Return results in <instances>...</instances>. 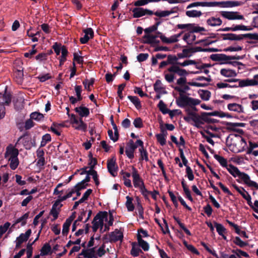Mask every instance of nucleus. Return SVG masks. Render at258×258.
<instances>
[{
	"label": "nucleus",
	"mask_w": 258,
	"mask_h": 258,
	"mask_svg": "<svg viewBox=\"0 0 258 258\" xmlns=\"http://www.w3.org/2000/svg\"><path fill=\"white\" fill-rule=\"evenodd\" d=\"M132 175L134 185L135 187L138 188L144 184L143 181L138 173L137 170L134 167H132Z\"/></svg>",
	"instance_id": "4468645a"
},
{
	"label": "nucleus",
	"mask_w": 258,
	"mask_h": 258,
	"mask_svg": "<svg viewBox=\"0 0 258 258\" xmlns=\"http://www.w3.org/2000/svg\"><path fill=\"white\" fill-rule=\"evenodd\" d=\"M30 117L32 119L37 121H41L43 119L44 116L42 113L38 112H34L30 114Z\"/></svg>",
	"instance_id": "e433bc0d"
},
{
	"label": "nucleus",
	"mask_w": 258,
	"mask_h": 258,
	"mask_svg": "<svg viewBox=\"0 0 258 258\" xmlns=\"http://www.w3.org/2000/svg\"><path fill=\"white\" fill-rule=\"evenodd\" d=\"M177 58L175 56L168 55L167 56V61H162V67L166 66L167 63H176Z\"/></svg>",
	"instance_id": "58836bf2"
},
{
	"label": "nucleus",
	"mask_w": 258,
	"mask_h": 258,
	"mask_svg": "<svg viewBox=\"0 0 258 258\" xmlns=\"http://www.w3.org/2000/svg\"><path fill=\"white\" fill-rule=\"evenodd\" d=\"M107 220L108 213L106 212H100L98 213L94 218L92 222L93 231L96 232L99 228L102 230L103 227L104 221H107Z\"/></svg>",
	"instance_id": "39448f33"
},
{
	"label": "nucleus",
	"mask_w": 258,
	"mask_h": 258,
	"mask_svg": "<svg viewBox=\"0 0 258 258\" xmlns=\"http://www.w3.org/2000/svg\"><path fill=\"white\" fill-rule=\"evenodd\" d=\"M242 47L240 46H230L224 49L225 51H238L241 50Z\"/></svg>",
	"instance_id": "338daca9"
},
{
	"label": "nucleus",
	"mask_w": 258,
	"mask_h": 258,
	"mask_svg": "<svg viewBox=\"0 0 258 258\" xmlns=\"http://www.w3.org/2000/svg\"><path fill=\"white\" fill-rule=\"evenodd\" d=\"M160 24V22H157L155 25L144 30V42L151 44L154 47V50L155 51L161 50V46L158 44L161 40V35L160 33L157 35L154 34V32L157 30L158 26Z\"/></svg>",
	"instance_id": "f257e3e1"
},
{
	"label": "nucleus",
	"mask_w": 258,
	"mask_h": 258,
	"mask_svg": "<svg viewBox=\"0 0 258 258\" xmlns=\"http://www.w3.org/2000/svg\"><path fill=\"white\" fill-rule=\"evenodd\" d=\"M183 31L177 34L171 36L170 38H166L164 36H162V42H166V43H173L175 42L178 41V38L180 37L181 34L183 33Z\"/></svg>",
	"instance_id": "c756f323"
},
{
	"label": "nucleus",
	"mask_w": 258,
	"mask_h": 258,
	"mask_svg": "<svg viewBox=\"0 0 258 258\" xmlns=\"http://www.w3.org/2000/svg\"><path fill=\"white\" fill-rule=\"evenodd\" d=\"M233 253H234L237 256L240 257V256H244L245 257H248L249 255L248 254L240 249H236L235 250H233L232 251Z\"/></svg>",
	"instance_id": "052dcab7"
},
{
	"label": "nucleus",
	"mask_w": 258,
	"mask_h": 258,
	"mask_svg": "<svg viewBox=\"0 0 258 258\" xmlns=\"http://www.w3.org/2000/svg\"><path fill=\"white\" fill-rule=\"evenodd\" d=\"M229 82H239V85L237 87H244L246 86H257V82L255 80L254 78L252 79L239 80L237 79H228L226 80Z\"/></svg>",
	"instance_id": "1a4fd4ad"
},
{
	"label": "nucleus",
	"mask_w": 258,
	"mask_h": 258,
	"mask_svg": "<svg viewBox=\"0 0 258 258\" xmlns=\"http://www.w3.org/2000/svg\"><path fill=\"white\" fill-rule=\"evenodd\" d=\"M195 63H196L195 61L193 60H185L182 62H178L177 61L176 62V64H179L182 67H185V66H187L188 65L194 64Z\"/></svg>",
	"instance_id": "e2e57ef3"
},
{
	"label": "nucleus",
	"mask_w": 258,
	"mask_h": 258,
	"mask_svg": "<svg viewBox=\"0 0 258 258\" xmlns=\"http://www.w3.org/2000/svg\"><path fill=\"white\" fill-rule=\"evenodd\" d=\"M186 173L189 180L192 181L194 180V175L192 173V170L190 167H187V168H186Z\"/></svg>",
	"instance_id": "0e129e2a"
},
{
	"label": "nucleus",
	"mask_w": 258,
	"mask_h": 258,
	"mask_svg": "<svg viewBox=\"0 0 258 258\" xmlns=\"http://www.w3.org/2000/svg\"><path fill=\"white\" fill-rule=\"evenodd\" d=\"M51 250L50 245L48 244H44L41 250L40 255H45L48 254Z\"/></svg>",
	"instance_id": "bf43d9fd"
},
{
	"label": "nucleus",
	"mask_w": 258,
	"mask_h": 258,
	"mask_svg": "<svg viewBox=\"0 0 258 258\" xmlns=\"http://www.w3.org/2000/svg\"><path fill=\"white\" fill-rule=\"evenodd\" d=\"M84 35L80 38V41L82 44L86 43L90 39L92 38L94 35V32L92 28H89L83 30Z\"/></svg>",
	"instance_id": "aec40b11"
},
{
	"label": "nucleus",
	"mask_w": 258,
	"mask_h": 258,
	"mask_svg": "<svg viewBox=\"0 0 258 258\" xmlns=\"http://www.w3.org/2000/svg\"><path fill=\"white\" fill-rule=\"evenodd\" d=\"M168 71L170 72H173L176 73L181 77H185V76H186L187 74L186 71L185 70L180 69L176 65H173L169 68Z\"/></svg>",
	"instance_id": "b1692460"
},
{
	"label": "nucleus",
	"mask_w": 258,
	"mask_h": 258,
	"mask_svg": "<svg viewBox=\"0 0 258 258\" xmlns=\"http://www.w3.org/2000/svg\"><path fill=\"white\" fill-rule=\"evenodd\" d=\"M191 51L189 49H183L182 52L178 53L177 55L179 58H184L189 57L191 55Z\"/></svg>",
	"instance_id": "de8ad7c7"
},
{
	"label": "nucleus",
	"mask_w": 258,
	"mask_h": 258,
	"mask_svg": "<svg viewBox=\"0 0 258 258\" xmlns=\"http://www.w3.org/2000/svg\"><path fill=\"white\" fill-rule=\"evenodd\" d=\"M108 237L110 242H115L118 241L121 242L123 238V230L121 229H116L109 234Z\"/></svg>",
	"instance_id": "9b49d317"
},
{
	"label": "nucleus",
	"mask_w": 258,
	"mask_h": 258,
	"mask_svg": "<svg viewBox=\"0 0 258 258\" xmlns=\"http://www.w3.org/2000/svg\"><path fill=\"white\" fill-rule=\"evenodd\" d=\"M83 255L86 258H97V255L94 250V248L87 251H83L80 254Z\"/></svg>",
	"instance_id": "473e14b6"
},
{
	"label": "nucleus",
	"mask_w": 258,
	"mask_h": 258,
	"mask_svg": "<svg viewBox=\"0 0 258 258\" xmlns=\"http://www.w3.org/2000/svg\"><path fill=\"white\" fill-rule=\"evenodd\" d=\"M228 55L223 53L213 54L211 55V58L214 61L222 62L227 61Z\"/></svg>",
	"instance_id": "a878e982"
},
{
	"label": "nucleus",
	"mask_w": 258,
	"mask_h": 258,
	"mask_svg": "<svg viewBox=\"0 0 258 258\" xmlns=\"http://www.w3.org/2000/svg\"><path fill=\"white\" fill-rule=\"evenodd\" d=\"M183 39L188 44H191L193 43L198 44L199 43V41H196V36L193 32L190 31L185 33L183 37Z\"/></svg>",
	"instance_id": "4be33fe9"
},
{
	"label": "nucleus",
	"mask_w": 258,
	"mask_h": 258,
	"mask_svg": "<svg viewBox=\"0 0 258 258\" xmlns=\"http://www.w3.org/2000/svg\"><path fill=\"white\" fill-rule=\"evenodd\" d=\"M94 84V80H88L86 79L83 82V84L85 88L88 91H90V87L93 86Z\"/></svg>",
	"instance_id": "4d7b16f0"
},
{
	"label": "nucleus",
	"mask_w": 258,
	"mask_h": 258,
	"mask_svg": "<svg viewBox=\"0 0 258 258\" xmlns=\"http://www.w3.org/2000/svg\"><path fill=\"white\" fill-rule=\"evenodd\" d=\"M220 74L227 78L235 77L237 76L235 71L230 69H222L220 70Z\"/></svg>",
	"instance_id": "393cba45"
},
{
	"label": "nucleus",
	"mask_w": 258,
	"mask_h": 258,
	"mask_svg": "<svg viewBox=\"0 0 258 258\" xmlns=\"http://www.w3.org/2000/svg\"><path fill=\"white\" fill-rule=\"evenodd\" d=\"M107 169L109 173L115 176L117 174V166L116 165L115 159L112 158L107 162Z\"/></svg>",
	"instance_id": "6ab92c4d"
},
{
	"label": "nucleus",
	"mask_w": 258,
	"mask_h": 258,
	"mask_svg": "<svg viewBox=\"0 0 258 258\" xmlns=\"http://www.w3.org/2000/svg\"><path fill=\"white\" fill-rule=\"evenodd\" d=\"M127 98L135 105L138 109L141 108L142 106L140 101L137 96H128Z\"/></svg>",
	"instance_id": "c9c22d12"
},
{
	"label": "nucleus",
	"mask_w": 258,
	"mask_h": 258,
	"mask_svg": "<svg viewBox=\"0 0 258 258\" xmlns=\"http://www.w3.org/2000/svg\"><path fill=\"white\" fill-rule=\"evenodd\" d=\"M200 95L203 100L208 101L211 97V92L208 90H202Z\"/></svg>",
	"instance_id": "c03bdc74"
},
{
	"label": "nucleus",
	"mask_w": 258,
	"mask_h": 258,
	"mask_svg": "<svg viewBox=\"0 0 258 258\" xmlns=\"http://www.w3.org/2000/svg\"><path fill=\"white\" fill-rule=\"evenodd\" d=\"M126 208L129 211H133L134 210V206L133 204L132 201L133 199L129 196H127L126 197Z\"/></svg>",
	"instance_id": "603ef678"
},
{
	"label": "nucleus",
	"mask_w": 258,
	"mask_h": 258,
	"mask_svg": "<svg viewBox=\"0 0 258 258\" xmlns=\"http://www.w3.org/2000/svg\"><path fill=\"white\" fill-rule=\"evenodd\" d=\"M149 57V54L148 53H140L137 57V60L139 62H142L145 61Z\"/></svg>",
	"instance_id": "69168bd1"
},
{
	"label": "nucleus",
	"mask_w": 258,
	"mask_h": 258,
	"mask_svg": "<svg viewBox=\"0 0 258 258\" xmlns=\"http://www.w3.org/2000/svg\"><path fill=\"white\" fill-rule=\"evenodd\" d=\"M60 208L61 207H59L58 205L55 203L52 205L50 212V214L51 215L53 218L52 221H54L57 218Z\"/></svg>",
	"instance_id": "7c9ffc66"
},
{
	"label": "nucleus",
	"mask_w": 258,
	"mask_h": 258,
	"mask_svg": "<svg viewBox=\"0 0 258 258\" xmlns=\"http://www.w3.org/2000/svg\"><path fill=\"white\" fill-rule=\"evenodd\" d=\"M51 141V136L49 134H46L42 137V141L41 142V146H44L46 144Z\"/></svg>",
	"instance_id": "680f3d73"
},
{
	"label": "nucleus",
	"mask_w": 258,
	"mask_h": 258,
	"mask_svg": "<svg viewBox=\"0 0 258 258\" xmlns=\"http://www.w3.org/2000/svg\"><path fill=\"white\" fill-rule=\"evenodd\" d=\"M75 110L81 117L88 116L90 113L89 109L84 106L76 107L75 108Z\"/></svg>",
	"instance_id": "cd10ccee"
},
{
	"label": "nucleus",
	"mask_w": 258,
	"mask_h": 258,
	"mask_svg": "<svg viewBox=\"0 0 258 258\" xmlns=\"http://www.w3.org/2000/svg\"><path fill=\"white\" fill-rule=\"evenodd\" d=\"M28 216H29L28 213H25L22 216H21V217H20L17 219V220L16 221L15 224H17V223L22 222L21 225L22 226L25 225L26 223V220L28 219Z\"/></svg>",
	"instance_id": "5fc2aeb1"
},
{
	"label": "nucleus",
	"mask_w": 258,
	"mask_h": 258,
	"mask_svg": "<svg viewBox=\"0 0 258 258\" xmlns=\"http://www.w3.org/2000/svg\"><path fill=\"white\" fill-rule=\"evenodd\" d=\"M214 225L219 235H222L225 232L226 229L221 224L214 222Z\"/></svg>",
	"instance_id": "79ce46f5"
},
{
	"label": "nucleus",
	"mask_w": 258,
	"mask_h": 258,
	"mask_svg": "<svg viewBox=\"0 0 258 258\" xmlns=\"http://www.w3.org/2000/svg\"><path fill=\"white\" fill-rule=\"evenodd\" d=\"M176 102L180 107H184L187 106H195L201 102L199 99L189 97L182 94H180L176 99Z\"/></svg>",
	"instance_id": "20e7f679"
},
{
	"label": "nucleus",
	"mask_w": 258,
	"mask_h": 258,
	"mask_svg": "<svg viewBox=\"0 0 258 258\" xmlns=\"http://www.w3.org/2000/svg\"><path fill=\"white\" fill-rule=\"evenodd\" d=\"M90 174H88V171L87 172V175L85 177L84 179H83L81 182H79L77 184V187H78L79 189H81L83 188H85L86 185L85 184L89 181L90 180V177L89 175Z\"/></svg>",
	"instance_id": "a18cd8bd"
},
{
	"label": "nucleus",
	"mask_w": 258,
	"mask_h": 258,
	"mask_svg": "<svg viewBox=\"0 0 258 258\" xmlns=\"http://www.w3.org/2000/svg\"><path fill=\"white\" fill-rule=\"evenodd\" d=\"M11 102V95L7 93L5 94L0 93V104L4 105H8Z\"/></svg>",
	"instance_id": "bb28decb"
},
{
	"label": "nucleus",
	"mask_w": 258,
	"mask_h": 258,
	"mask_svg": "<svg viewBox=\"0 0 258 258\" xmlns=\"http://www.w3.org/2000/svg\"><path fill=\"white\" fill-rule=\"evenodd\" d=\"M133 17L134 18H140L145 15H151L153 12L148 9L143 8H135L133 11Z\"/></svg>",
	"instance_id": "ddd939ff"
},
{
	"label": "nucleus",
	"mask_w": 258,
	"mask_h": 258,
	"mask_svg": "<svg viewBox=\"0 0 258 258\" xmlns=\"http://www.w3.org/2000/svg\"><path fill=\"white\" fill-rule=\"evenodd\" d=\"M136 149V146L134 145V142L132 140H130L125 150L126 155L130 159L134 158V152Z\"/></svg>",
	"instance_id": "412c9836"
},
{
	"label": "nucleus",
	"mask_w": 258,
	"mask_h": 258,
	"mask_svg": "<svg viewBox=\"0 0 258 258\" xmlns=\"http://www.w3.org/2000/svg\"><path fill=\"white\" fill-rule=\"evenodd\" d=\"M10 162V166L12 170H15L16 169L19 164V161L18 157L16 158H12L11 159H8Z\"/></svg>",
	"instance_id": "49530a36"
},
{
	"label": "nucleus",
	"mask_w": 258,
	"mask_h": 258,
	"mask_svg": "<svg viewBox=\"0 0 258 258\" xmlns=\"http://www.w3.org/2000/svg\"><path fill=\"white\" fill-rule=\"evenodd\" d=\"M233 242L236 245L239 246L240 247H243L248 244L247 242L243 241L241 240L240 237L238 236L235 237L234 239L233 240Z\"/></svg>",
	"instance_id": "3c124183"
},
{
	"label": "nucleus",
	"mask_w": 258,
	"mask_h": 258,
	"mask_svg": "<svg viewBox=\"0 0 258 258\" xmlns=\"http://www.w3.org/2000/svg\"><path fill=\"white\" fill-rule=\"evenodd\" d=\"M71 122L75 129L83 132L86 131L87 127V124L83 121L82 118L78 119L73 114H71Z\"/></svg>",
	"instance_id": "6e6552de"
},
{
	"label": "nucleus",
	"mask_w": 258,
	"mask_h": 258,
	"mask_svg": "<svg viewBox=\"0 0 258 258\" xmlns=\"http://www.w3.org/2000/svg\"><path fill=\"white\" fill-rule=\"evenodd\" d=\"M22 142L24 146L25 147L26 149L30 148V146L28 145V143L30 141L29 138L27 137H21L19 138L18 142L16 143V145L18 144L19 142Z\"/></svg>",
	"instance_id": "8fccbe9b"
},
{
	"label": "nucleus",
	"mask_w": 258,
	"mask_h": 258,
	"mask_svg": "<svg viewBox=\"0 0 258 258\" xmlns=\"http://www.w3.org/2000/svg\"><path fill=\"white\" fill-rule=\"evenodd\" d=\"M107 251H108V248H105V245L102 244L101 246H100L96 252V254L97 257H101L104 255Z\"/></svg>",
	"instance_id": "4c0bfd02"
},
{
	"label": "nucleus",
	"mask_w": 258,
	"mask_h": 258,
	"mask_svg": "<svg viewBox=\"0 0 258 258\" xmlns=\"http://www.w3.org/2000/svg\"><path fill=\"white\" fill-rule=\"evenodd\" d=\"M186 115L183 117V119L190 123L192 121L193 125L198 128H200L203 124V120L206 119L204 116V113L200 115L196 111L190 109H186Z\"/></svg>",
	"instance_id": "f03ea898"
},
{
	"label": "nucleus",
	"mask_w": 258,
	"mask_h": 258,
	"mask_svg": "<svg viewBox=\"0 0 258 258\" xmlns=\"http://www.w3.org/2000/svg\"><path fill=\"white\" fill-rule=\"evenodd\" d=\"M88 174L92 176V177L96 185H98L99 183V180L98 178L97 173L96 171L91 169L88 171Z\"/></svg>",
	"instance_id": "13d9d810"
},
{
	"label": "nucleus",
	"mask_w": 258,
	"mask_h": 258,
	"mask_svg": "<svg viewBox=\"0 0 258 258\" xmlns=\"http://www.w3.org/2000/svg\"><path fill=\"white\" fill-rule=\"evenodd\" d=\"M254 35L255 34H253L237 35L234 33H227L223 35V40L240 41L242 40L244 37H248L250 39H254L255 38Z\"/></svg>",
	"instance_id": "0eeeda50"
},
{
	"label": "nucleus",
	"mask_w": 258,
	"mask_h": 258,
	"mask_svg": "<svg viewBox=\"0 0 258 258\" xmlns=\"http://www.w3.org/2000/svg\"><path fill=\"white\" fill-rule=\"evenodd\" d=\"M189 29L191 30L190 32H193L194 33L195 32L197 33L203 32L205 30L204 28L195 25L193 24H191V26L189 27Z\"/></svg>",
	"instance_id": "09e8293b"
},
{
	"label": "nucleus",
	"mask_w": 258,
	"mask_h": 258,
	"mask_svg": "<svg viewBox=\"0 0 258 258\" xmlns=\"http://www.w3.org/2000/svg\"><path fill=\"white\" fill-rule=\"evenodd\" d=\"M220 14L223 17L229 20H242L243 19V16L239 15L238 12H236L221 11Z\"/></svg>",
	"instance_id": "f8f14e48"
},
{
	"label": "nucleus",
	"mask_w": 258,
	"mask_h": 258,
	"mask_svg": "<svg viewBox=\"0 0 258 258\" xmlns=\"http://www.w3.org/2000/svg\"><path fill=\"white\" fill-rule=\"evenodd\" d=\"M11 224L9 222H6L3 225L0 226V238L8 230Z\"/></svg>",
	"instance_id": "864d4df0"
},
{
	"label": "nucleus",
	"mask_w": 258,
	"mask_h": 258,
	"mask_svg": "<svg viewBox=\"0 0 258 258\" xmlns=\"http://www.w3.org/2000/svg\"><path fill=\"white\" fill-rule=\"evenodd\" d=\"M233 187L236 190L237 192L244 199L247 204L250 207H253V204L251 202V198L250 195L243 187L238 186L236 184H233Z\"/></svg>",
	"instance_id": "9d476101"
},
{
	"label": "nucleus",
	"mask_w": 258,
	"mask_h": 258,
	"mask_svg": "<svg viewBox=\"0 0 258 258\" xmlns=\"http://www.w3.org/2000/svg\"><path fill=\"white\" fill-rule=\"evenodd\" d=\"M138 243L140 245L145 251H147L149 250V244L142 239L140 236H138Z\"/></svg>",
	"instance_id": "ea45409f"
},
{
	"label": "nucleus",
	"mask_w": 258,
	"mask_h": 258,
	"mask_svg": "<svg viewBox=\"0 0 258 258\" xmlns=\"http://www.w3.org/2000/svg\"><path fill=\"white\" fill-rule=\"evenodd\" d=\"M155 93L151 94V97L154 100L159 99L161 96V81L157 80L154 85Z\"/></svg>",
	"instance_id": "2eb2a0df"
},
{
	"label": "nucleus",
	"mask_w": 258,
	"mask_h": 258,
	"mask_svg": "<svg viewBox=\"0 0 258 258\" xmlns=\"http://www.w3.org/2000/svg\"><path fill=\"white\" fill-rule=\"evenodd\" d=\"M31 230L28 229L25 233H21L19 237H18L16 240V247L19 248L21 244L26 241L31 234Z\"/></svg>",
	"instance_id": "dca6fc26"
},
{
	"label": "nucleus",
	"mask_w": 258,
	"mask_h": 258,
	"mask_svg": "<svg viewBox=\"0 0 258 258\" xmlns=\"http://www.w3.org/2000/svg\"><path fill=\"white\" fill-rule=\"evenodd\" d=\"M19 152L18 149L14 147L12 145H10L7 147L6 149V152L5 153V157L8 159L12 158L18 157Z\"/></svg>",
	"instance_id": "f3484780"
},
{
	"label": "nucleus",
	"mask_w": 258,
	"mask_h": 258,
	"mask_svg": "<svg viewBox=\"0 0 258 258\" xmlns=\"http://www.w3.org/2000/svg\"><path fill=\"white\" fill-rule=\"evenodd\" d=\"M235 2H227L226 3L218 2H195L189 4L186 9H190L194 7H227L236 6L234 4Z\"/></svg>",
	"instance_id": "7ed1b4c3"
},
{
	"label": "nucleus",
	"mask_w": 258,
	"mask_h": 258,
	"mask_svg": "<svg viewBox=\"0 0 258 258\" xmlns=\"http://www.w3.org/2000/svg\"><path fill=\"white\" fill-rule=\"evenodd\" d=\"M228 172L234 177H239L243 182L247 184L250 177L244 172H241L237 167L232 164H229L226 168Z\"/></svg>",
	"instance_id": "423d86ee"
},
{
	"label": "nucleus",
	"mask_w": 258,
	"mask_h": 258,
	"mask_svg": "<svg viewBox=\"0 0 258 258\" xmlns=\"http://www.w3.org/2000/svg\"><path fill=\"white\" fill-rule=\"evenodd\" d=\"M232 27V31H250L252 29L250 27H247L246 26L243 25H233Z\"/></svg>",
	"instance_id": "f704fd0d"
},
{
	"label": "nucleus",
	"mask_w": 258,
	"mask_h": 258,
	"mask_svg": "<svg viewBox=\"0 0 258 258\" xmlns=\"http://www.w3.org/2000/svg\"><path fill=\"white\" fill-rule=\"evenodd\" d=\"M185 14L187 17L190 18H199L202 15L201 11L195 10L187 11Z\"/></svg>",
	"instance_id": "2f4dec72"
},
{
	"label": "nucleus",
	"mask_w": 258,
	"mask_h": 258,
	"mask_svg": "<svg viewBox=\"0 0 258 258\" xmlns=\"http://www.w3.org/2000/svg\"><path fill=\"white\" fill-rule=\"evenodd\" d=\"M214 157L219 163L221 166L226 168L228 167V165L226 159L217 154H214Z\"/></svg>",
	"instance_id": "72a5a7b5"
},
{
	"label": "nucleus",
	"mask_w": 258,
	"mask_h": 258,
	"mask_svg": "<svg viewBox=\"0 0 258 258\" xmlns=\"http://www.w3.org/2000/svg\"><path fill=\"white\" fill-rule=\"evenodd\" d=\"M227 108L229 111L236 112L238 113L244 112L243 107L236 103H229L227 105Z\"/></svg>",
	"instance_id": "5701e85b"
},
{
	"label": "nucleus",
	"mask_w": 258,
	"mask_h": 258,
	"mask_svg": "<svg viewBox=\"0 0 258 258\" xmlns=\"http://www.w3.org/2000/svg\"><path fill=\"white\" fill-rule=\"evenodd\" d=\"M206 24L210 27H217L221 25L222 21L217 16H212L207 19Z\"/></svg>",
	"instance_id": "a211bd4d"
},
{
	"label": "nucleus",
	"mask_w": 258,
	"mask_h": 258,
	"mask_svg": "<svg viewBox=\"0 0 258 258\" xmlns=\"http://www.w3.org/2000/svg\"><path fill=\"white\" fill-rule=\"evenodd\" d=\"M139 151L140 152V160H145L146 161H148V153L146 150L144 148H140Z\"/></svg>",
	"instance_id": "6e6d98bb"
},
{
	"label": "nucleus",
	"mask_w": 258,
	"mask_h": 258,
	"mask_svg": "<svg viewBox=\"0 0 258 258\" xmlns=\"http://www.w3.org/2000/svg\"><path fill=\"white\" fill-rule=\"evenodd\" d=\"M74 220L72 216L68 218L63 224L62 233L63 235H67L69 232L70 226Z\"/></svg>",
	"instance_id": "c85d7f7f"
},
{
	"label": "nucleus",
	"mask_w": 258,
	"mask_h": 258,
	"mask_svg": "<svg viewBox=\"0 0 258 258\" xmlns=\"http://www.w3.org/2000/svg\"><path fill=\"white\" fill-rule=\"evenodd\" d=\"M108 218H109V220L107 221V224H105L104 225V230H109V227L112 226L113 224V222L114 221L113 219V216L111 213H109V215L108 214Z\"/></svg>",
	"instance_id": "37998d69"
},
{
	"label": "nucleus",
	"mask_w": 258,
	"mask_h": 258,
	"mask_svg": "<svg viewBox=\"0 0 258 258\" xmlns=\"http://www.w3.org/2000/svg\"><path fill=\"white\" fill-rule=\"evenodd\" d=\"M133 124L137 128H141L143 126V122L141 118L138 117L134 119Z\"/></svg>",
	"instance_id": "774afa93"
},
{
	"label": "nucleus",
	"mask_w": 258,
	"mask_h": 258,
	"mask_svg": "<svg viewBox=\"0 0 258 258\" xmlns=\"http://www.w3.org/2000/svg\"><path fill=\"white\" fill-rule=\"evenodd\" d=\"M189 86L185 84L177 86L175 88V89L179 93V95L181 94H184V93L189 90Z\"/></svg>",
	"instance_id": "a19ab883"
}]
</instances>
